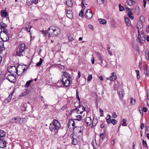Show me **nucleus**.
I'll list each match as a JSON object with an SVG mask.
<instances>
[{
  "mask_svg": "<svg viewBox=\"0 0 149 149\" xmlns=\"http://www.w3.org/2000/svg\"><path fill=\"white\" fill-rule=\"evenodd\" d=\"M61 127L60 123L57 120L54 119L49 126V129L51 132L55 134L58 132V130Z\"/></svg>",
  "mask_w": 149,
  "mask_h": 149,
  "instance_id": "f257e3e1",
  "label": "nucleus"
},
{
  "mask_svg": "<svg viewBox=\"0 0 149 149\" xmlns=\"http://www.w3.org/2000/svg\"><path fill=\"white\" fill-rule=\"evenodd\" d=\"M71 79V77L70 74H69L67 72H63L61 82L63 84L64 86L68 87L72 83Z\"/></svg>",
  "mask_w": 149,
  "mask_h": 149,
  "instance_id": "f03ea898",
  "label": "nucleus"
},
{
  "mask_svg": "<svg viewBox=\"0 0 149 149\" xmlns=\"http://www.w3.org/2000/svg\"><path fill=\"white\" fill-rule=\"evenodd\" d=\"M60 32V29L54 26H50L47 31V33L49 35V37L56 36L59 34Z\"/></svg>",
  "mask_w": 149,
  "mask_h": 149,
  "instance_id": "7ed1b4c3",
  "label": "nucleus"
},
{
  "mask_svg": "<svg viewBox=\"0 0 149 149\" xmlns=\"http://www.w3.org/2000/svg\"><path fill=\"white\" fill-rule=\"evenodd\" d=\"M25 45L24 43L19 44L18 47L16 48L15 51L16 56L21 57L25 55Z\"/></svg>",
  "mask_w": 149,
  "mask_h": 149,
  "instance_id": "20e7f679",
  "label": "nucleus"
},
{
  "mask_svg": "<svg viewBox=\"0 0 149 149\" xmlns=\"http://www.w3.org/2000/svg\"><path fill=\"white\" fill-rule=\"evenodd\" d=\"M8 72H10L11 74H16V75L17 74L18 75H21V74H19L21 71L20 70H18V69L20 70L23 68V66L22 65H18L17 67H16L15 66H12L8 68Z\"/></svg>",
  "mask_w": 149,
  "mask_h": 149,
  "instance_id": "39448f33",
  "label": "nucleus"
},
{
  "mask_svg": "<svg viewBox=\"0 0 149 149\" xmlns=\"http://www.w3.org/2000/svg\"><path fill=\"white\" fill-rule=\"evenodd\" d=\"M76 110L77 113L82 114L83 111H85V109L82 105H79L75 109L71 110L69 114L71 115Z\"/></svg>",
  "mask_w": 149,
  "mask_h": 149,
  "instance_id": "423d86ee",
  "label": "nucleus"
},
{
  "mask_svg": "<svg viewBox=\"0 0 149 149\" xmlns=\"http://www.w3.org/2000/svg\"><path fill=\"white\" fill-rule=\"evenodd\" d=\"M138 40L139 41L141 44H143V42L145 41L146 40L143 31H141L140 33L139 30H138Z\"/></svg>",
  "mask_w": 149,
  "mask_h": 149,
  "instance_id": "0eeeda50",
  "label": "nucleus"
},
{
  "mask_svg": "<svg viewBox=\"0 0 149 149\" xmlns=\"http://www.w3.org/2000/svg\"><path fill=\"white\" fill-rule=\"evenodd\" d=\"M73 133L79 136H80L83 134V130L81 127L76 126L73 127Z\"/></svg>",
  "mask_w": 149,
  "mask_h": 149,
  "instance_id": "6e6552de",
  "label": "nucleus"
},
{
  "mask_svg": "<svg viewBox=\"0 0 149 149\" xmlns=\"http://www.w3.org/2000/svg\"><path fill=\"white\" fill-rule=\"evenodd\" d=\"M21 119L22 118L19 116L15 117L10 120L9 123L13 125H16V124L20 123Z\"/></svg>",
  "mask_w": 149,
  "mask_h": 149,
  "instance_id": "1a4fd4ad",
  "label": "nucleus"
},
{
  "mask_svg": "<svg viewBox=\"0 0 149 149\" xmlns=\"http://www.w3.org/2000/svg\"><path fill=\"white\" fill-rule=\"evenodd\" d=\"M15 75V74H11L10 75H8L6 79L10 82L15 83L16 81V78Z\"/></svg>",
  "mask_w": 149,
  "mask_h": 149,
  "instance_id": "9d476101",
  "label": "nucleus"
},
{
  "mask_svg": "<svg viewBox=\"0 0 149 149\" xmlns=\"http://www.w3.org/2000/svg\"><path fill=\"white\" fill-rule=\"evenodd\" d=\"M86 17L89 19H91L93 16V14L91 10L90 9L87 10L85 13Z\"/></svg>",
  "mask_w": 149,
  "mask_h": 149,
  "instance_id": "9b49d317",
  "label": "nucleus"
},
{
  "mask_svg": "<svg viewBox=\"0 0 149 149\" xmlns=\"http://www.w3.org/2000/svg\"><path fill=\"white\" fill-rule=\"evenodd\" d=\"M1 17L3 18L6 17L8 15V13L6 12V8L4 10H2L1 11Z\"/></svg>",
  "mask_w": 149,
  "mask_h": 149,
  "instance_id": "f8f14e48",
  "label": "nucleus"
},
{
  "mask_svg": "<svg viewBox=\"0 0 149 149\" xmlns=\"http://www.w3.org/2000/svg\"><path fill=\"white\" fill-rule=\"evenodd\" d=\"M6 143L5 140V139H2L0 140V148H4L6 147Z\"/></svg>",
  "mask_w": 149,
  "mask_h": 149,
  "instance_id": "ddd939ff",
  "label": "nucleus"
},
{
  "mask_svg": "<svg viewBox=\"0 0 149 149\" xmlns=\"http://www.w3.org/2000/svg\"><path fill=\"white\" fill-rule=\"evenodd\" d=\"M38 0H27L26 3L28 6H30L33 3L37 4L38 3Z\"/></svg>",
  "mask_w": 149,
  "mask_h": 149,
  "instance_id": "4468645a",
  "label": "nucleus"
},
{
  "mask_svg": "<svg viewBox=\"0 0 149 149\" xmlns=\"http://www.w3.org/2000/svg\"><path fill=\"white\" fill-rule=\"evenodd\" d=\"M85 122L88 126H89L92 123V119L90 117H87L85 119Z\"/></svg>",
  "mask_w": 149,
  "mask_h": 149,
  "instance_id": "2eb2a0df",
  "label": "nucleus"
},
{
  "mask_svg": "<svg viewBox=\"0 0 149 149\" xmlns=\"http://www.w3.org/2000/svg\"><path fill=\"white\" fill-rule=\"evenodd\" d=\"M116 73L114 72H113L112 73V75L110 77L107 78V80H109L111 81H113L115 80L116 78L117 77L116 75Z\"/></svg>",
  "mask_w": 149,
  "mask_h": 149,
  "instance_id": "dca6fc26",
  "label": "nucleus"
},
{
  "mask_svg": "<svg viewBox=\"0 0 149 149\" xmlns=\"http://www.w3.org/2000/svg\"><path fill=\"white\" fill-rule=\"evenodd\" d=\"M6 134L5 132L0 130V140L5 139V135Z\"/></svg>",
  "mask_w": 149,
  "mask_h": 149,
  "instance_id": "f3484780",
  "label": "nucleus"
},
{
  "mask_svg": "<svg viewBox=\"0 0 149 149\" xmlns=\"http://www.w3.org/2000/svg\"><path fill=\"white\" fill-rule=\"evenodd\" d=\"M143 23L141 21H138L137 24V27L139 31L143 27Z\"/></svg>",
  "mask_w": 149,
  "mask_h": 149,
  "instance_id": "a211bd4d",
  "label": "nucleus"
},
{
  "mask_svg": "<svg viewBox=\"0 0 149 149\" xmlns=\"http://www.w3.org/2000/svg\"><path fill=\"white\" fill-rule=\"evenodd\" d=\"M97 56L99 60L103 61L104 60V57L103 55L100 53L97 52Z\"/></svg>",
  "mask_w": 149,
  "mask_h": 149,
  "instance_id": "6ab92c4d",
  "label": "nucleus"
},
{
  "mask_svg": "<svg viewBox=\"0 0 149 149\" xmlns=\"http://www.w3.org/2000/svg\"><path fill=\"white\" fill-rule=\"evenodd\" d=\"M125 20L127 25L128 26H130L131 25V22L129 18L125 17Z\"/></svg>",
  "mask_w": 149,
  "mask_h": 149,
  "instance_id": "aec40b11",
  "label": "nucleus"
},
{
  "mask_svg": "<svg viewBox=\"0 0 149 149\" xmlns=\"http://www.w3.org/2000/svg\"><path fill=\"white\" fill-rule=\"evenodd\" d=\"M74 120H70L68 122V126L69 127L72 125V126L73 127L75 126V123H74Z\"/></svg>",
  "mask_w": 149,
  "mask_h": 149,
  "instance_id": "412c9836",
  "label": "nucleus"
},
{
  "mask_svg": "<svg viewBox=\"0 0 149 149\" xmlns=\"http://www.w3.org/2000/svg\"><path fill=\"white\" fill-rule=\"evenodd\" d=\"M66 3L69 7H72L73 5V3L71 0H67Z\"/></svg>",
  "mask_w": 149,
  "mask_h": 149,
  "instance_id": "4be33fe9",
  "label": "nucleus"
},
{
  "mask_svg": "<svg viewBox=\"0 0 149 149\" xmlns=\"http://www.w3.org/2000/svg\"><path fill=\"white\" fill-rule=\"evenodd\" d=\"M98 21L101 24H106L107 21L105 19L100 18L98 19Z\"/></svg>",
  "mask_w": 149,
  "mask_h": 149,
  "instance_id": "5701e85b",
  "label": "nucleus"
},
{
  "mask_svg": "<svg viewBox=\"0 0 149 149\" xmlns=\"http://www.w3.org/2000/svg\"><path fill=\"white\" fill-rule=\"evenodd\" d=\"M12 98V95H10L5 100V102L6 103H8L10 102Z\"/></svg>",
  "mask_w": 149,
  "mask_h": 149,
  "instance_id": "b1692460",
  "label": "nucleus"
},
{
  "mask_svg": "<svg viewBox=\"0 0 149 149\" xmlns=\"http://www.w3.org/2000/svg\"><path fill=\"white\" fill-rule=\"evenodd\" d=\"M0 23L1 25V30H2L3 29H6L7 27V25L2 22H1Z\"/></svg>",
  "mask_w": 149,
  "mask_h": 149,
  "instance_id": "393cba45",
  "label": "nucleus"
},
{
  "mask_svg": "<svg viewBox=\"0 0 149 149\" xmlns=\"http://www.w3.org/2000/svg\"><path fill=\"white\" fill-rule=\"evenodd\" d=\"M127 15L131 19H132L134 18L133 14L131 11H129L128 12Z\"/></svg>",
  "mask_w": 149,
  "mask_h": 149,
  "instance_id": "a878e982",
  "label": "nucleus"
},
{
  "mask_svg": "<svg viewBox=\"0 0 149 149\" xmlns=\"http://www.w3.org/2000/svg\"><path fill=\"white\" fill-rule=\"evenodd\" d=\"M140 12V8L139 7H136L135 9V12L136 14H139Z\"/></svg>",
  "mask_w": 149,
  "mask_h": 149,
  "instance_id": "bb28decb",
  "label": "nucleus"
},
{
  "mask_svg": "<svg viewBox=\"0 0 149 149\" xmlns=\"http://www.w3.org/2000/svg\"><path fill=\"white\" fill-rule=\"evenodd\" d=\"M27 107V104L26 103H23L22 105V110L25 111L26 110V109Z\"/></svg>",
  "mask_w": 149,
  "mask_h": 149,
  "instance_id": "cd10ccee",
  "label": "nucleus"
},
{
  "mask_svg": "<svg viewBox=\"0 0 149 149\" xmlns=\"http://www.w3.org/2000/svg\"><path fill=\"white\" fill-rule=\"evenodd\" d=\"M145 55L146 58L149 61V51L148 50H146L145 52Z\"/></svg>",
  "mask_w": 149,
  "mask_h": 149,
  "instance_id": "c85d7f7f",
  "label": "nucleus"
},
{
  "mask_svg": "<svg viewBox=\"0 0 149 149\" xmlns=\"http://www.w3.org/2000/svg\"><path fill=\"white\" fill-rule=\"evenodd\" d=\"M78 143L77 140L75 139H73L72 141V144L74 145H76Z\"/></svg>",
  "mask_w": 149,
  "mask_h": 149,
  "instance_id": "c756f323",
  "label": "nucleus"
},
{
  "mask_svg": "<svg viewBox=\"0 0 149 149\" xmlns=\"http://www.w3.org/2000/svg\"><path fill=\"white\" fill-rule=\"evenodd\" d=\"M32 81V80H30L26 82V84L25 85V87L26 88L28 87L30 84L31 82Z\"/></svg>",
  "mask_w": 149,
  "mask_h": 149,
  "instance_id": "7c9ffc66",
  "label": "nucleus"
},
{
  "mask_svg": "<svg viewBox=\"0 0 149 149\" xmlns=\"http://www.w3.org/2000/svg\"><path fill=\"white\" fill-rule=\"evenodd\" d=\"M79 15L80 16L82 17H84V10L83 9H82L79 12Z\"/></svg>",
  "mask_w": 149,
  "mask_h": 149,
  "instance_id": "2f4dec72",
  "label": "nucleus"
},
{
  "mask_svg": "<svg viewBox=\"0 0 149 149\" xmlns=\"http://www.w3.org/2000/svg\"><path fill=\"white\" fill-rule=\"evenodd\" d=\"M100 137L101 138L102 140H103L104 139L106 136V134L105 133H101L100 134Z\"/></svg>",
  "mask_w": 149,
  "mask_h": 149,
  "instance_id": "473e14b6",
  "label": "nucleus"
},
{
  "mask_svg": "<svg viewBox=\"0 0 149 149\" xmlns=\"http://www.w3.org/2000/svg\"><path fill=\"white\" fill-rule=\"evenodd\" d=\"M72 11L70 10H68L67 11V16L69 18H70V17L72 15Z\"/></svg>",
  "mask_w": 149,
  "mask_h": 149,
  "instance_id": "72a5a7b5",
  "label": "nucleus"
},
{
  "mask_svg": "<svg viewBox=\"0 0 149 149\" xmlns=\"http://www.w3.org/2000/svg\"><path fill=\"white\" fill-rule=\"evenodd\" d=\"M107 117H108L109 118L107 119L106 120V121H107V122L108 124L111 123V121H110V120L111 119V116L109 115L108 114Z\"/></svg>",
  "mask_w": 149,
  "mask_h": 149,
  "instance_id": "f704fd0d",
  "label": "nucleus"
},
{
  "mask_svg": "<svg viewBox=\"0 0 149 149\" xmlns=\"http://www.w3.org/2000/svg\"><path fill=\"white\" fill-rule=\"evenodd\" d=\"M146 69H145L144 70V73L147 76H148V74H149V71L148 70V65H147L146 67Z\"/></svg>",
  "mask_w": 149,
  "mask_h": 149,
  "instance_id": "c9c22d12",
  "label": "nucleus"
},
{
  "mask_svg": "<svg viewBox=\"0 0 149 149\" xmlns=\"http://www.w3.org/2000/svg\"><path fill=\"white\" fill-rule=\"evenodd\" d=\"M42 61H43L42 59L41 58H40V61L39 62H37L36 63V65L37 66H40L41 65V64L42 62Z\"/></svg>",
  "mask_w": 149,
  "mask_h": 149,
  "instance_id": "e433bc0d",
  "label": "nucleus"
},
{
  "mask_svg": "<svg viewBox=\"0 0 149 149\" xmlns=\"http://www.w3.org/2000/svg\"><path fill=\"white\" fill-rule=\"evenodd\" d=\"M76 119H74V120L80 121L81 119L82 116L81 115H79L76 116Z\"/></svg>",
  "mask_w": 149,
  "mask_h": 149,
  "instance_id": "4c0bfd02",
  "label": "nucleus"
},
{
  "mask_svg": "<svg viewBox=\"0 0 149 149\" xmlns=\"http://www.w3.org/2000/svg\"><path fill=\"white\" fill-rule=\"evenodd\" d=\"M134 48L135 50L137 51L136 53V54L137 55H139V49L138 46L137 45H136Z\"/></svg>",
  "mask_w": 149,
  "mask_h": 149,
  "instance_id": "58836bf2",
  "label": "nucleus"
},
{
  "mask_svg": "<svg viewBox=\"0 0 149 149\" xmlns=\"http://www.w3.org/2000/svg\"><path fill=\"white\" fill-rule=\"evenodd\" d=\"M111 123L112 124L114 125L117 124V121L115 119H112L111 120Z\"/></svg>",
  "mask_w": 149,
  "mask_h": 149,
  "instance_id": "ea45409f",
  "label": "nucleus"
},
{
  "mask_svg": "<svg viewBox=\"0 0 149 149\" xmlns=\"http://www.w3.org/2000/svg\"><path fill=\"white\" fill-rule=\"evenodd\" d=\"M97 122V119L94 118L93 120L92 123L94 124V126H95Z\"/></svg>",
  "mask_w": 149,
  "mask_h": 149,
  "instance_id": "a19ab883",
  "label": "nucleus"
},
{
  "mask_svg": "<svg viewBox=\"0 0 149 149\" xmlns=\"http://www.w3.org/2000/svg\"><path fill=\"white\" fill-rule=\"evenodd\" d=\"M140 20L138 21H141L142 22V23H143L145 21V19L144 16H141L140 17Z\"/></svg>",
  "mask_w": 149,
  "mask_h": 149,
  "instance_id": "79ce46f5",
  "label": "nucleus"
},
{
  "mask_svg": "<svg viewBox=\"0 0 149 149\" xmlns=\"http://www.w3.org/2000/svg\"><path fill=\"white\" fill-rule=\"evenodd\" d=\"M135 72L137 74V77L138 79H139L140 78V73L139 71L138 70H136Z\"/></svg>",
  "mask_w": 149,
  "mask_h": 149,
  "instance_id": "37998d69",
  "label": "nucleus"
},
{
  "mask_svg": "<svg viewBox=\"0 0 149 149\" xmlns=\"http://www.w3.org/2000/svg\"><path fill=\"white\" fill-rule=\"evenodd\" d=\"M119 10L120 11H122L124 10V8L123 6H121L120 4H119Z\"/></svg>",
  "mask_w": 149,
  "mask_h": 149,
  "instance_id": "c03bdc74",
  "label": "nucleus"
},
{
  "mask_svg": "<svg viewBox=\"0 0 149 149\" xmlns=\"http://www.w3.org/2000/svg\"><path fill=\"white\" fill-rule=\"evenodd\" d=\"M143 146H145L146 147L148 148V147L146 141H144V140H143Z\"/></svg>",
  "mask_w": 149,
  "mask_h": 149,
  "instance_id": "a18cd8bd",
  "label": "nucleus"
},
{
  "mask_svg": "<svg viewBox=\"0 0 149 149\" xmlns=\"http://www.w3.org/2000/svg\"><path fill=\"white\" fill-rule=\"evenodd\" d=\"M31 26H30V27H26L24 28L23 29H24L26 31H27L28 32H30V29L31 28Z\"/></svg>",
  "mask_w": 149,
  "mask_h": 149,
  "instance_id": "49530a36",
  "label": "nucleus"
},
{
  "mask_svg": "<svg viewBox=\"0 0 149 149\" xmlns=\"http://www.w3.org/2000/svg\"><path fill=\"white\" fill-rule=\"evenodd\" d=\"M127 4L130 6L132 5V3L130 0H127Z\"/></svg>",
  "mask_w": 149,
  "mask_h": 149,
  "instance_id": "de8ad7c7",
  "label": "nucleus"
},
{
  "mask_svg": "<svg viewBox=\"0 0 149 149\" xmlns=\"http://www.w3.org/2000/svg\"><path fill=\"white\" fill-rule=\"evenodd\" d=\"M76 97L78 99V101H79L80 102V99L79 97V95H78V92L77 90H76Z\"/></svg>",
  "mask_w": 149,
  "mask_h": 149,
  "instance_id": "09e8293b",
  "label": "nucleus"
},
{
  "mask_svg": "<svg viewBox=\"0 0 149 149\" xmlns=\"http://www.w3.org/2000/svg\"><path fill=\"white\" fill-rule=\"evenodd\" d=\"M117 115L116 114V113L113 112L112 114V117L114 118H116L117 117Z\"/></svg>",
  "mask_w": 149,
  "mask_h": 149,
  "instance_id": "8fccbe9b",
  "label": "nucleus"
},
{
  "mask_svg": "<svg viewBox=\"0 0 149 149\" xmlns=\"http://www.w3.org/2000/svg\"><path fill=\"white\" fill-rule=\"evenodd\" d=\"M127 121V120H125V119H123V126H126L127 125L126 124V122Z\"/></svg>",
  "mask_w": 149,
  "mask_h": 149,
  "instance_id": "3c124183",
  "label": "nucleus"
},
{
  "mask_svg": "<svg viewBox=\"0 0 149 149\" xmlns=\"http://www.w3.org/2000/svg\"><path fill=\"white\" fill-rule=\"evenodd\" d=\"M135 101L136 100H135L133 99L132 98L131 99V100L130 101V103L132 104H134L135 103Z\"/></svg>",
  "mask_w": 149,
  "mask_h": 149,
  "instance_id": "603ef678",
  "label": "nucleus"
},
{
  "mask_svg": "<svg viewBox=\"0 0 149 149\" xmlns=\"http://www.w3.org/2000/svg\"><path fill=\"white\" fill-rule=\"evenodd\" d=\"M22 120L23 123H26L27 121V119L25 118H22V119L21 120Z\"/></svg>",
  "mask_w": 149,
  "mask_h": 149,
  "instance_id": "864d4df0",
  "label": "nucleus"
},
{
  "mask_svg": "<svg viewBox=\"0 0 149 149\" xmlns=\"http://www.w3.org/2000/svg\"><path fill=\"white\" fill-rule=\"evenodd\" d=\"M110 48L109 47H107V49L109 54L111 56L112 55V52H110Z\"/></svg>",
  "mask_w": 149,
  "mask_h": 149,
  "instance_id": "5fc2aeb1",
  "label": "nucleus"
},
{
  "mask_svg": "<svg viewBox=\"0 0 149 149\" xmlns=\"http://www.w3.org/2000/svg\"><path fill=\"white\" fill-rule=\"evenodd\" d=\"M97 3L99 4H102L104 3V2L102 0H97Z\"/></svg>",
  "mask_w": 149,
  "mask_h": 149,
  "instance_id": "6e6d98bb",
  "label": "nucleus"
},
{
  "mask_svg": "<svg viewBox=\"0 0 149 149\" xmlns=\"http://www.w3.org/2000/svg\"><path fill=\"white\" fill-rule=\"evenodd\" d=\"M92 76L91 75H89L87 78V81H90L92 79Z\"/></svg>",
  "mask_w": 149,
  "mask_h": 149,
  "instance_id": "4d7b16f0",
  "label": "nucleus"
},
{
  "mask_svg": "<svg viewBox=\"0 0 149 149\" xmlns=\"http://www.w3.org/2000/svg\"><path fill=\"white\" fill-rule=\"evenodd\" d=\"M68 39L70 41H72V40H73V38L71 36H68Z\"/></svg>",
  "mask_w": 149,
  "mask_h": 149,
  "instance_id": "13d9d810",
  "label": "nucleus"
},
{
  "mask_svg": "<svg viewBox=\"0 0 149 149\" xmlns=\"http://www.w3.org/2000/svg\"><path fill=\"white\" fill-rule=\"evenodd\" d=\"M41 32H42V33L43 34V35H44V36H46L47 33V31L46 32L45 31H44L43 30H42V31H41Z\"/></svg>",
  "mask_w": 149,
  "mask_h": 149,
  "instance_id": "bf43d9fd",
  "label": "nucleus"
},
{
  "mask_svg": "<svg viewBox=\"0 0 149 149\" xmlns=\"http://www.w3.org/2000/svg\"><path fill=\"white\" fill-rule=\"evenodd\" d=\"M139 109L141 113H143V109H142V107H139Z\"/></svg>",
  "mask_w": 149,
  "mask_h": 149,
  "instance_id": "052dcab7",
  "label": "nucleus"
},
{
  "mask_svg": "<svg viewBox=\"0 0 149 149\" xmlns=\"http://www.w3.org/2000/svg\"><path fill=\"white\" fill-rule=\"evenodd\" d=\"M121 96L122 97H123L125 94L124 91L123 90H121Z\"/></svg>",
  "mask_w": 149,
  "mask_h": 149,
  "instance_id": "680f3d73",
  "label": "nucleus"
},
{
  "mask_svg": "<svg viewBox=\"0 0 149 149\" xmlns=\"http://www.w3.org/2000/svg\"><path fill=\"white\" fill-rule=\"evenodd\" d=\"M100 111L101 113V115L100 116H103V110H102V109L100 108Z\"/></svg>",
  "mask_w": 149,
  "mask_h": 149,
  "instance_id": "e2e57ef3",
  "label": "nucleus"
},
{
  "mask_svg": "<svg viewBox=\"0 0 149 149\" xmlns=\"http://www.w3.org/2000/svg\"><path fill=\"white\" fill-rule=\"evenodd\" d=\"M144 125L143 123H141V126L140 128L141 130H143L144 127Z\"/></svg>",
  "mask_w": 149,
  "mask_h": 149,
  "instance_id": "0e129e2a",
  "label": "nucleus"
},
{
  "mask_svg": "<svg viewBox=\"0 0 149 149\" xmlns=\"http://www.w3.org/2000/svg\"><path fill=\"white\" fill-rule=\"evenodd\" d=\"M91 61L92 62L93 64L94 63V59L93 56L91 57Z\"/></svg>",
  "mask_w": 149,
  "mask_h": 149,
  "instance_id": "69168bd1",
  "label": "nucleus"
},
{
  "mask_svg": "<svg viewBox=\"0 0 149 149\" xmlns=\"http://www.w3.org/2000/svg\"><path fill=\"white\" fill-rule=\"evenodd\" d=\"M88 26L89 28L91 29H93V26L91 24H89Z\"/></svg>",
  "mask_w": 149,
  "mask_h": 149,
  "instance_id": "338daca9",
  "label": "nucleus"
},
{
  "mask_svg": "<svg viewBox=\"0 0 149 149\" xmlns=\"http://www.w3.org/2000/svg\"><path fill=\"white\" fill-rule=\"evenodd\" d=\"M146 31L148 32H149V24L147 26Z\"/></svg>",
  "mask_w": 149,
  "mask_h": 149,
  "instance_id": "774afa93",
  "label": "nucleus"
}]
</instances>
